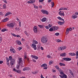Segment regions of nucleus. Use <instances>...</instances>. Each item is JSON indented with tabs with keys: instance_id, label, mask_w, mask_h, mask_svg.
Returning a JSON list of instances; mask_svg holds the SVG:
<instances>
[{
	"instance_id": "obj_1",
	"label": "nucleus",
	"mask_w": 78,
	"mask_h": 78,
	"mask_svg": "<svg viewBox=\"0 0 78 78\" xmlns=\"http://www.w3.org/2000/svg\"><path fill=\"white\" fill-rule=\"evenodd\" d=\"M32 41L33 42V43L32 44V47L33 48H34V50H36V48H36V46L35 44H38L37 41H36V40H32Z\"/></svg>"
},
{
	"instance_id": "obj_2",
	"label": "nucleus",
	"mask_w": 78,
	"mask_h": 78,
	"mask_svg": "<svg viewBox=\"0 0 78 78\" xmlns=\"http://www.w3.org/2000/svg\"><path fill=\"white\" fill-rule=\"evenodd\" d=\"M41 41L43 43H47V38L44 37H42L41 39Z\"/></svg>"
},
{
	"instance_id": "obj_3",
	"label": "nucleus",
	"mask_w": 78,
	"mask_h": 78,
	"mask_svg": "<svg viewBox=\"0 0 78 78\" xmlns=\"http://www.w3.org/2000/svg\"><path fill=\"white\" fill-rule=\"evenodd\" d=\"M22 58H20L19 59L18 64H20V65L22 66V67L23 66V62H22Z\"/></svg>"
},
{
	"instance_id": "obj_4",
	"label": "nucleus",
	"mask_w": 78,
	"mask_h": 78,
	"mask_svg": "<svg viewBox=\"0 0 78 78\" xmlns=\"http://www.w3.org/2000/svg\"><path fill=\"white\" fill-rule=\"evenodd\" d=\"M16 69H17V70L15 68H14L13 70L15 72H16L17 73H20V71L19 70V66L18 65L16 67Z\"/></svg>"
},
{
	"instance_id": "obj_5",
	"label": "nucleus",
	"mask_w": 78,
	"mask_h": 78,
	"mask_svg": "<svg viewBox=\"0 0 78 78\" xmlns=\"http://www.w3.org/2000/svg\"><path fill=\"white\" fill-rule=\"evenodd\" d=\"M41 11L43 14H46V15H48V14H49L47 10L42 9Z\"/></svg>"
},
{
	"instance_id": "obj_6",
	"label": "nucleus",
	"mask_w": 78,
	"mask_h": 78,
	"mask_svg": "<svg viewBox=\"0 0 78 78\" xmlns=\"http://www.w3.org/2000/svg\"><path fill=\"white\" fill-rule=\"evenodd\" d=\"M7 26L8 27H10L12 28H14V24L12 23H9L7 24Z\"/></svg>"
},
{
	"instance_id": "obj_7",
	"label": "nucleus",
	"mask_w": 78,
	"mask_h": 78,
	"mask_svg": "<svg viewBox=\"0 0 78 78\" xmlns=\"http://www.w3.org/2000/svg\"><path fill=\"white\" fill-rule=\"evenodd\" d=\"M67 47L66 46H63L62 47H60V48H58V50H61L62 51L63 50H65V49H66Z\"/></svg>"
},
{
	"instance_id": "obj_8",
	"label": "nucleus",
	"mask_w": 78,
	"mask_h": 78,
	"mask_svg": "<svg viewBox=\"0 0 78 78\" xmlns=\"http://www.w3.org/2000/svg\"><path fill=\"white\" fill-rule=\"evenodd\" d=\"M62 59L66 61H71L72 59L69 58H62Z\"/></svg>"
},
{
	"instance_id": "obj_9",
	"label": "nucleus",
	"mask_w": 78,
	"mask_h": 78,
	"mask_svg": "<svg viewBox=\"0 0 78 78\" xmlns=\"http://www.w3.org/2000/svg\"><path fill=\"white\" fill-rule=\"evenodd\" d=\"M15 63V59H13L10 61V65L11 66H13Z\"/></svg>"
},
{
	"instance_id": "obj_10",
	"label": "nucleus",
	"mask_w": 78,
	"mask_h": 78,
	"mask_svg": "<svg viewBox=\"0 0 78 78\" xmlns=\"http://www.w3.org/2000/svg\"><path fill=\"white\" fill-rule=\"evenodd\" d=\"M34 31L35 33H36L37 32V27L36 26H35L34 27Z\"/></svg>"
},
{
	"instance_id": "obj_11",
	"label": "nucleus",
	"mask_w": 78,
	"mask_h": 78,
	"mask_svg": "<svg viewBox=\"0 0 78 78\" xmlns=\"http://www.w3.org/2000/svg\"><path fill=\"white\" fill-rule=\"evenodd\" d=\"M16 42L17 44H18V45H22L21 42L19 41V40H17L16 41Z\"/></svg>"
},
{
	"instance_id": "obj_12",
	"label": "nucleus",
	"mask_w": 78,
	"mask_h": 78,
	"mask_svg": "<svg viewBox=\"0 0 78 78\" xmlns=\"http://www.w3.org/2000/svg\"><path fill=\"white\" fill-rule=\"evenodd\" d=\"M67 9L66 8H63L62 7L61 8H60L59 9V11H60L61 10H67Z\"/></svg>"
},
{
	"instance_id": "obj_13",
	"label": "nucleus",
	"mask_w": 78,
	"mask_h": 78,
	"mask_svg": "<svg viewBox=\"0 0 78 78\" xmlns=\"http://www.w3.org/2000/svg\"><path fill=\"white\" fill-rule=\"evenodd\" d=\"M53 29L54 30H58L59 29V27H58L55 26L53 27Z\"/></svg>"
},
{
	"instance_id": "obj_14",
	"label": "nucleus",
	"mask_w": 78,
	"mask_h": 78,
	"mask_svg": "<svg viewBox=\"0 0 78 78\" xmlns=\"http://www.w3.org/2000/svg\"><path fill=\"white\" fill-rule=\"evenodd\" d=\"M66 56V54L65 53H62L60 54V56Z\"/></svg>"
},
{
	"instance_id": "obj_15",
	"label": "nucleus",
	"mask_w": 78,
	"mask_h": 78,
	"mask_svg": "<svg viewBox=\"0 0 78 78\" xmlns=\"http://www.w3.org/2000/svg\"><path fill=\"white\" fill-rule=\"evenodd\" d=\"M11 14V13L10 12H8L5 15V16H9V15H10V14Z\"/></svg>"
},
{
	"instance_id": "obj_16",
	"label": "nucleus",
	"mask_w": 78,
	"mask_h": 78,
	"mask_svg": "<svg viewBox=\"0 0 78 78\" xmlns=\"http://www.w3.org/2000/svg\"><path fill=\"white\" fill-rule=\"evenodd\" d=\"M38 26L39 27V28H44V27H45L43 25H38Z\"/></svg>"
},
{
	"instance_id": "obj_17",
	"label": "nucleus",
	"mask_w": 78,
	"mask_h": 78,
	"mask_svg": "<svg viewBox=\"0 0 78 78\" xmlns=\"http://www.w3.org/2000/svg\"><path fill=\"white\" fill-rule=\"evenodd\" d=\"M69 33V29L67 28L66 31V34L67 35Z\"/></svg>"
},
{
	"instance_id": "obj_18",
	"label": "nucleus",
	"mask_w": 78,
	"mask_h": 78,
	"mask_svg": "<svg viewBox=\"0 0 78 78\" xmlns=\"http://www.w3.org/2000/svg\"><path fill=\"white\" fill-rule=\"evenodd\" d=\"M47 66V65L45 63L43 64L41 66V67H46Z\"/></svg>"
},
{
	"instance_id": "obj_19",
	"label": "nucleus",
	"mask_w": 78,
	"mask_h": 78,
	"mask_svg": "<svg viewBox=\"0 0 78 78\" xmlns=\"http://www.w3.org/2000/svg\"><path fill=\"white\" fill-rule=\"evenodd\" d=\"M64 11L62 12V13L60 14L59 15H60L61 16H64L65 15L64 14Z\"/></svg>"
},
{
	"instance_id": "obj_20",
	"label": "nucleus",
	"mask_w": 78,
	"mask_h": 78,
	"mask_svg": "<svg viewBox=\"0 0 78 78\" xmlns=\"http://www.w3.org/2000/svg\"><path fill=\"white\" fill-rule=\"evenodd\" d=\"M33 5L34 6V8H35V9H37V8H38V6H37L36 5H35L34 4H33Z\"/></svg>"
},
{
	"instance_id": "obj_21",
	"label": "nucleus",
	"mask_w": 78,
	"mask_h": 78,
	"mask_svg": "<svg viewBox=\"0 0 78 78\" xmlns=\"http://www.w3.org/2000/svg\"><path fill=\"white\" fill-rule=\"evenodd\" d=\"M58 23L59 24V25H62L63 24V22H61L60 21H58Z\"/></svg>"
},
{
	"instance_id": "obj_22",
	"label": "nucleus",
	"mask_w": 78,
	"mask_h": 78,
	"mask_svg": "<svg viewBox=\"0 0 78 78\" xmlns=\"http://www.w3.org/2000/svg\"><path fill=\"white\" fill-rule=\"evenodd\" d=\"M72 17L73 19H75V18H76V17H77V16L75 15H73Z\"/></svg>"
},
{
	"instance_id": "obj_23",
	"label": "nucleus",
	"mask_w": 78,
	"mask_h": 78,
	"mask_svg": "<svg viewBox=\"0 0 78 78\" xmlns=\"http://www.w3.org/2000/svg\"><path fill=\"white\" fill-rule=\"evenodd\" d=\"M76 59H78V51H76Z\"/></svg>"
},
{
	"instance_id": "obj_24",
	"label": "nucleus",
	"mask_w": 78,
	"mask_h": 78,
	"mask_svg": "<svg viewBox=\"0 0 78 78\" xmlns=\"http://www.w3.org/2000/svg\"><path fill=\"white\" fill-rule=\"evenodd\" d=\"M52 26H53V24H51V23H50L48 24V27H49L50 28V27H51Z\"/></svg>"
},
{
	"instance_id": "obj_25",
	"label": "nucleus",
	"mask_w": 78,
	"mask_h": 78,
	"mask_svg": "<svg viewBox=\"0 0 78 78\" xmlns=\"http://www.w3.org/2000/svg\"><path fill=\"white\" fill-rule=\"evenodd\" d=\"M47 57L48 58H51V59H52L53 58V57H51L50 55H48L47 56Z\"/></svg>"
},
{
	"instance_id": "obj_26",
	"label": "nucleus",
	"mask_w": 78,
	"mask_h": 78,
	"mask_svg": "<svg viewBox=\"0 0 78 78\" xmlns=\"http://www.w3.org/2000/svg\"><path fill=\"white\" fill-rule=\"evenodd\" d=\"M9 59L10 61H12V57H11V56H9Z\"/></svg>"
},
{
	"instance_id": "obj_27",
	"label": "nucleus",
	"mask_w": 78,
	"mask_h": 78,
	"mask_svg": "<svg viewBox=\"0 0 78 78\" xmlns=\"http://www.w3.org/2000/svg\"><path fill=\"white\" fill-rule=\"evenodd\" d=\"M2 32H5V31H6V28H4L1 30Z\"/></svg>"
},
{
	"instance_id": "obj_28",
	"label": "nucleus",
	"mask_w": 78,
	"mask_h": 78,
	"mask_svg": "<svg viewBox=\"0 0 78 78\" xmlns=\"http://www.w3.org/2000/svg\"><path fill=\"white\" fill-rule=\"evenodd\" d=\"M53 61L52 60H51L50 61L49 64V65H51V64H53Z\"/></svg>"
},
{
	"instance_id": "obj_29",
	"label": "nucleus",
	"mask_w": 78,
	"mask_h": 78,
	"mask_svg": "<svg viewBox=\"0 0 78 78\" xmlns=\"http://www.w3.org/2000/svg\"><path fill=\"white\" fill-rule=\"evenodd\" d=\"M63 78H67V75L66 74H64L63 75Z\"/></svg>"
},
{
	"instance_id": "obj_30",
	"label": "nucleus",
	"mask_w": 78,
	"mask_h": 78,
	"mask_svg": "<svg viewBox=\"0 0 78 78\" xmlns=\"http://www.w3.org/2000/svg\"><path fill=\"white\" fill-rule=\"evenodd\" d=\"M55 67L56 68V69H57V70L59 69V66H56Z\"/></svg>"
},
{
	"instance_id": "obj_31",
	"label": "nucleus",
	"mask_w": 78,
	"mask_h": 78,
	"mask_svg": "<svg viewBox=\"0 0 78 78\" xmlns=\"http://www.w3.org/2000/svg\"><path fill=\"white\" fill-rule=\"evenodd\" d=\"M57 19H59V20H64V19H63L61 18V17L59 16L57 17Z\"/></svg>"
},
{
	"instance_id": "obj_32",
	"label": "nucleus",
	"mask_w": 78,
	"mask_h": 78,
	"mask_svg": "<svg viewBox=\"0 0 78 78\" xmlns=\"http://www.w3.org/2000/svg\"><path fill=\"white\" fill-rule=\"evenodd\" d=\"M26 69L27 71H28L30 70V68H29V67H26Z\"/></svg>"
},
{
	"instance_id": "obj_33",
	"label": "nucleus",
	"mask_w": 78,
	"mask_h": 78,
	"mask_svg": "<svg viewBox=\"0 0 78 78\" xmlns=\"http://www.w3.org/2000/svg\"><path fill=\"white\" fill-rule=\"evenodd\" d=\"M56 41L57 42H61V41L60 39H58L56 40Z\"/></svg>"
},
{
	"instance_id": "obj_34",
	"label": "nucleus",
	"mask_w": 78,
	"mask_h": 78,
	"mask_svg": "<svg viewBox=\"0 0 78 78\" xmlns=\"http://www.w3.org/2000/svg\"><path fill=\"white\" fill-rule=\"evenodd\" d=\"M49 31H53V29L52 28H50L49 30Z\"/></svg>"
},
{
	"instance_id": "obj_35",
	"label": "nucleus",
	"mask_w": 78,
	"mask_h": 78,
	"mask_svg": "<svg viewBox=\"0 0 78 78\" xmlns=\"http://www.w3.org/2000/svg\"><path fill=\"white\" fill-rule=\"evenodd\" d=\"M34 59H38V58H39L38 57H37L36 55H34Z\"/></svg>"
},
{
	"instance_id": "obj_36",
	"label": "nucleus",
	"mask_w": 78,
	"mask_h": 78,
	"mask_svg": "<svg viewBox=\"0 0 78 78\" xmlns=\"http://www.w3.org/2000/svg\"><path fill=\"white\" fill-rule=\"evenodd\" d=\"M3 9H6V6L5 4H4L3 5Z\"/></svg>"
},
{
	"instance_id": "obj_37",
	"label": "nucleus",
	"mask_w": 78,
	"mask_h": 78,
	"mask_svg": "<svg viewBox=\"0 0 78 78\" xmlns=\"http://www.w3.org/2000/svg\"><path fill=\"white\" fill-rule=\"evenodd\" d=\"M11 51H12L13 53H16V51H15V50L14 49H12Z\"/></svg>"
},
{
	"instance_id": "obj_38",
	"label": "nucleus",
	"mask_w": 78,
	"mask_h": 78,
	"mask_svg": "<svg viewBox=\"0 0 78 78\" xmlns=\"http://www.w3.org/2000/svg\"><path fill=\"white\" fill-rule=\"evenodd\" d=\"M55 36H59V33H56L55 34Z\"/></svg>"
},
{
	"instance_id": "obj_39",
	"label": "nucleus",
	"mask_w": 78,
	"mask_h": 78,
	"mask_svg": "<svg viewBox=\"0 0 78 78\" xmlns=\"http://www.w3.org/2000/svg\"><path fill=\"white\" fill-rule=\"evenodd\" d=\"M69 72L71 73V75H73V72H72V71H71V70L69 69Z\"/></svg>"
},
{
	"instance_id": "obj_40",
	"label": "nucleus",
	"mask_w": 78,
	"mask_h": 78,
	"mask_svg": "<svg viewBox=\"0 0 78 78\" xmlns=\"http://www.w3.org/2000/svg\"><path fill=\"white\" fill-rule=\"evenodd\" d=\"M6 62H9V59H8V57H6Z\"/></svg>"
},
{
	"instance_id": "obj_41",
	"label": "nucleus",
	"mask_w": 78,
	"mask_h": 78,
	"mask_svg": "<svg viewBox=\"0 0 78 78\" xmlns=\"http://www.w3.org/2000/svg\"><path fill=\"white\" fill-rule=\"evenodd\" d=\"M25 34H26L27 35V36H28V33H27V31H25L24 32Z\"/></svg>"
},
{
	"instance_id": "obj_42",
	"label": "nucleus",
	"mask_w": 78,
	"mask_h": 78,
	"mask_svg": "<svg viewBox=\"0 0 78 78\" xmlns=\"http://www.w3.org/2000/svg\"><path fill=\"white\" fill-rule=\"evenodd\" d=\"M54 6H55V3H54V2H53L52 4L51 8H53Z\"/></svg>"
},
{
	"instance_id": "obj_43",
	"label": "nucleus",
	"mask_w": 78,
	"mask_h": 78,
	"mask_svg": "<svg viewBox=\"0 0 78 78\" xmlns=\"http://www.w3.org/2000/svg\"><path fill=\"white\" fill-rule=\"evenodd\" d=\"M45 28H46V29H49V28H50L48 27V26H45Z\"/></svg>"
},
{
	"instance_id": "obj_44",
	"label": "nucleus",
	"mask_w": 78,
	"mask_h": 78,
	"mask_svg": "<svg viewBox=\"0 0 78 78\" xmlns=\"http://www.w3.org/2000/svg\"><path fill=\"white\" fill-rule=\"evenodd\" d=\"M75 55H76V54H75V53H72V55H71V56H75Z\"/></svg>"
},
{
	"instance_id": "obj_45",
	"label": "nucleus",
	"mask_w": 78,
	"mask_h": 78,
	"mask_svg": "<svg viewBox=\"0 0 78 78\" xmlns=\"http://www.w3.org/2000/svg\"><path fill=\"white\" fill-rule=\"evenodd\" d=\"M7 21H8L7 20H2V22H7Z\"/></svg>"
},
{
	"instance_id": "obj_46",
	"label": "nucleus",
	"mask_w": 78,
	"mask_h": 78,
	"mask_svg": "<svg viewBox=\"0 0 78 78\" xmlns=\"http://www.w3.org/2000/svg\"><path fill=\"white\" fill-rule=\"evenodd\" d=\"M17 49H18V50H21L22 49V48L20 47H19Z\"/></svg>"
},
{
	"instance_id": "obj_47",
	"label": "nucleus",
	"mask_w": 78,
	"mask_h": 78,
	"mask_svg": "<svg viewBox=\"0 0 78 78\" xmlns=\"http://www.w3.org/2000/svg\"><path fill=\"white\" fill-rule=\"evenodd\" d=\"M37 73L36 72H32V73L33 74H35V75H36V74Z\"/></svg>"
},
{
	"instance_id": "obj_48",
	"label": "nucleus",
	"mask_w": 78,
	"mask_h": 78,
	"mask_svg": "<svg viewBox=\"0 0 78 78\" xmlns=\"http://www.w3.org/2000/svg\"><path fill=\"white\" fill-rule=\"evenodd\" d=\"M27 3H30V4H32V2L31 1H28Z\"/></svg>"
},
{
	"instance_id": "obj_49",
	"label": "nucleus",
	"mask_w": 78,
	"mask_h": 78,
	"mask_svg": "<svg viewBox=\"0 0 78 78\" xmlns=\"http://www.w3.org/2000/svg\"><path fill=\"white\" fill-rule=\"evenodd\" d=\"M62 63L61 62H60L59 63V65L60 66H62Z\"/></svg>"
},
{
	"instance_id": "obj_50",
	"label": "nucleus",
	"mask_w": 78,
	"mask_h": 78,
	"mask_svg": "<svg viewBox=\"0 0 78 78\" xmlns=\"http://www.w3.org/2000/svg\"><path fill=\"white\" fill-rule=\"evenodd\" d=\"M58 72H59L60 73L62 71H61V69H58Z\"/></svg>"
},
{
	"instance_id": "obj_51",
	"label": "nucleus",
	"mask_w": 78,
	"mask_h": 78,
	"mask_svg": "<svg viewBox=\"0 0 78 78\" xmlns=\"http://www.w3.org/2000/svg\"><path fill=\"white\" fill-rule=\"evenodd\" d=\"M41 22H45L46 21V20H41Z\"/></svg>"
},
{
	"instance_id": "obj_52",
	"label": "nucleus",
	"mask_w": 78,
	"mask_h": 78,
	"mask_svg": "<svg viewBox=\"0 0 78 78\" xmlns=\"http://www.w3.org/2000/svg\"><path fill=\"white\" fill-rule=\"evenodd\" d=\"M23 71H26L27 70V69H26V67L24 68L23 69Z\"/></svg>"
},
{
	"instance_id": "obj_53",
	"label": "nucleus",
	"mask_w": 78,
	"mask_h": 78,
	"mask_svg": "<svg viewBox=\"0 0 78 78\" xmlns=\"http://www.w3.org/2000/svg\"><path fill=\"white\" fill-rule=\"evenodd\" d=\"M60 74L61 75H63V74H64V73L62 72V71L60 73Z\"/></svg>"
},
{
	"instance_id": "obj_54",
	"label": "nucleus",
	"mask_w": 78,
	"mask_h": 78,
	"mask_svg": "<svg viewBox=\"0 0 78 78\" xmlns=\"http://www.w3.org/2000/svg\"><path fill=\"white\" fill-rule=\"evenodd\" d=\"M62 13V11H59V14L60 15V14H61V13Z\"/></svg>"
},
{
	"instance_id": "obj_55",
	"label": "nucleus",
	"mask_w": 78,
	"mask_h": 78,
	"mask_svg": "<svg viewBox=\"0 0 78 78\" xmlns=\"http://www.w3.org/2000/svg\"><path fill=\"white\" fill-rule=\"evenodd\" d=\"M0 15L3 16V13L2 12H0Z\"/></svg>"
},
{
	"instance_id": "obj_56",
	"label": "nucleus",
	"mask_w": 78,
	"mask_h": 78,
	"mask_svg": "<svg viewBox=\"0 0 78 78\" xmlns=\"http://www.w3.org/2000/svg\"><path fill=\"white\" fill-rule=\"evenodd\" d=\"M3 61H0V64H2V63H3Z\"/></svg>"
},
{
	"instance_id": "obj_57",
	"label": "nucleus",
	"mask_w": 78,
	"mask_h": 78,
	"mask_svg": "<svg viewBox=\"0 0 78 78\" xmlns=\"http://www.w3.org/2000/svg\"><path fill=\"white\" fill-rule=\"evenodd\" d=\"M72 53L71 52L69 53V56H72Z\"/></svg>"
},
{
	"instance_id": "obj_58",
	"label": "nucleus",
	"mask_w": 78,
	"mask_h": 78,
	"mask_svg": "<svg viewBox=\"0 0 78 78\" xmlns=\"http://www.w3.org/2000/svg\"><path fill=\"white\" fill-rule=\"evenodd\" d=\"M31 56L32 58H34V55H31Z\"/></svg>"
},
{
	"instance_id": "obj_59",
	"label": "nucleus",
	"mask_w": 78,
	"mask_h": 78,
	"mask_svg": "<svg viewBox=\"0 0 78 78\" xmlns=\"http://www.w3.org/2000/svg\"><path fill=\"white\" fill-rule=\"evenodd\" d=\"M42 20H47V18H43Z\"/></svg>"
},
{
	"instance_id": "obj_60",
	"label": "nucleus",
	"mask_w": 78,
	"mask_h": 78,
	"mask_svg": "<svg viewBox=\"0 0 78 78\" xmlns=\"http://www.w3.org/2000/svg\"><path fill=\"white\" fill-rule=\"evenodd\" d=\"M12 35L13 36H15V37H16V35L15 34H12Z\"/></svg>"
},
{
	"instance_id": "obj_61",
	"label": "nucleus",
	"mask_w": 78,
	"mask_h": 78,
	"mask_svg": "<svg viewBox=\"0 0 78 78\" xmlns=\"http://www.w3.org/2000/svg\"><path fill=\"white\" fill-rule=\"evenodd\" d=\"M42 5H40L39 6V8H42Z\"/></svg>"
},
{
	"instance_id": "obj_62",
	"label": "nucleus",
	"mask_w": 78,
	"mask_h": 78,
	"mask_svg": "<svg viewBox=\"0 0 78 78\" xmlns=\"http://www.w3.org/2000/svg\"><path fill=\"white\" fill-rule=\"evenodd\" d=\"M4 2H5V3H8L6 1V0H5L4 1Z\"/></svg>"
},
{
	"instance_id": "obj_63",
	"label": "nucleus",
	"mask_w": 78,
	"mask_h": 78,
	"mask_svg": "<svg viewBox=\"0 0 78 78\" xmlns=\"http://www.w3.org/2000/svg\"><path fill=\"white\" fill-rule=\"evenodd\" d=\"M75 14H76V15H77V16L78 15V12H76L75 13Z\"/></svg>"
},
{
	"instance_id": "obj_64",
	"label": "nucleus",
	"mask_w": 78,
	"mask_h": 78,
	"mask_svg": "<svg viewBox=\"0 0 78 78\" xmlns=\"http://www.w3.org/2000/svg\"><path fill=\"white\" fill-rule=\"evenodd\" d=\"M41 78H44V77H43V75H41Z\"/></svg>"
}]
</instances>
